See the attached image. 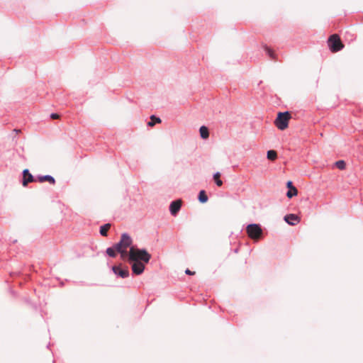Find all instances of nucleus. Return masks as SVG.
Segmentation results:
<instances>
[{"instance_id":"f257e3e1","label":"nucleus","mask_w":363,"mask_h":363,"mask_svg":"<svg viewBox=\"0 0 363 363\" xmlns=\"http://www.w3.org/2000/svg\"><path fill=\"white\" fill-rule=\"evenodd\" d=\"M121 258L123 260L132 262H143L148 263L151 255L145 250L132 245V239L127 234H123L118 246Z\"/></svg>"},{"instance_id":"f03ea898","label":"nucleus","mask_w":363,"mask_h":363,"mask_svg":"<svg viewBox=\"0 0 363 363\" xmlns=\"http://www.w3.org/2000/svg\"><path fill=\"white\" fill-rule=\"evenodd\" d=\"M290 118V114L287 111L284 113H279L277 118L275 120L276 126L281 130L286 129L288 127Z\"/></svg>"},{"instance_id":"7ed1b4c3","label":"nucleus","mask_w":363,"mask_h":363,"mask_svg":"<svg viewBox=\"0 0 363 363\" xmlns=\"http://www.w3.org/2000/svg\"><path fill=\"white\" fill-rule=\"evenodd\" d=\"M246 230L248 236L253 240H258L262 234V230L257 224L248 225Z\"/></svg>"},{"instance_id":"20e7f679","label":"nucleus","mask_w":363,"mask_h":363,"mask_svg":"<svg viewBox=\"0 0 363 363\" xmlns=\"http://www.w3.org/2000/svg\"><path fill=\"white\" fill-rule=\"evenodd\" d=\"M328 46L333 52H337L343 48L337 35H333L330 37L328 40Z\"/></svg>"},{"instance_id":"39448f33","label":"nucleus","mask_w":363,"mask_h":363,"mask_svg":"<svg viewBox=\"0 0 363 363\" xmlns=\"http://www.w3.org/2000/svg\"><path fill=\"white\" fill-rule=\"evenodd\" d=\"M112 270L115 274L121 278H126L129 276V271L128 268H122L120 266H113Z\"/></svg>"},{"instance_id":"423d86ee","label":"nucleus","mask_w":363,"mask_h":363,"mask_svg":"<svg viewBox=\"0 0 363 363\" xmlns=\"http://www.w3.org/2000/svg\"><path fill=\"white\" fill-rule=\"evenodd\" d=\"M132 270L133 272L136 274L139 275L141 274L145 269V264L143 262H132Z\"/></svg>"},{"instance_id":"0eeeda50","label":"nucleus","mask_w":363,"mask_h":363,"mask_svg":"<svg viewBox=\"0 0 363 363\" xmlns=\"http://www.w3.org/2000/svg\"><path fill=\"white\" fill-rule=\"evenodd\" d=\"M182 206V201L181 200H177L174 201H172L169 206V211L173 216H176L177 213L179 212Z\"/></svg>"},{"instance_id":"6e6552de","label":"nucleus","mask_w":363,"mask_h":363,"mask_svg":"<svg viewBox=\"0 0 363 363\" xmlns=\"http://www.w3.org/2000/svg\"><path fill=\"white\" fill-rule=\"evenodd\" d=\"M284 220L291 225H294L299 222L298 217L295 214H289L284 216Z\"/></svg>"},{"instance_id":"1a4fd4ad","label":"nucleus","mask_w":363,"mask_h":363,"mask_svg":"<svg viewBox=\"0 0 363 363\" xmlns=\"http://www.w3.org/2000/svg\"><path fill=\"white\" fill-rule=\"evenodd\" d=\"M23 185L24 186H26L29 182H33V177L29 172V171L28 169L23 170Z\"/></svg>"},{"instance_id":"9d476101","label":"nucleus","mask_w":363,"mask_h":363,"mask_svg":"<svg viewBox=\"0 0 363 363\" xmlns=\"http://www.w3.org/2000/svg\"><path fill=\"white\" fill-rule=\"evenodd\" d=\"M119 245V242L117 243L115 246L112 247H108L107 250H106V253L108 256L111 257H116V253H119V250H118V246Z\"/></svg>"},{"instance_id":"9b49d317","label":"nucleus","mask_w":363,"mask_h":363,"mask_svg":"<svg viewBox=\"0 0 363 363\" xmlns=\"http://www.w3.org/2000/svg\"><path fill=\"white\" fill-rule=\"evenodd\" d=\"M200 135L203 139H207L209 136L208 129L203 125L199 129Z\"/></svg>"},{"instance_id":"f8f14e48","label":"nucleus","mask_w":363,"mask_h":363,"mask_svg":"<svg viewBox=\"0 0 363 363\" xmlns=\"http://www.w3.org/2000/svg\"><path fill=\"white\" fill-rule=\"evenodd\" d=\"M39 182H48L50 184H55V179L50 176V175H45L43 177H40L38 178Z\"/></svg>"},{"instance_id":"ddd939ff","label":"nucleus","mask_w":363,"mask_h":363,"mask_svg":"<svg viewBox=\"0 0 363 363\" xmlns=\"http://www.w3.org/2000/svg\"><path fill=\"white\" fill-rule=\"evenodd\" d=\"M199 201L201 203H206L208 201V196L204 190L200 191L199 194Z\"/></svg>"},{"instance_id":"4468645a","label":"nucleus","mask_w":363,"mask_h":363,"mask_svg":"<svg viewBox=\"0 0 363 363\" xmlns=\"http://www.w3.org/2000/svg\"><path fill=\"white\" fill-rule=\"evenodd\" d=\"M111 228V225L110 224H105L104 225H102L100 228V233L101 235L103 236H106L107 235V232L108 230L110 229Z\"/></svg>"},{"instance_id":"2eb2a0df","label":"nucleus","mask_w":363,"mask_h":363,"mask_svg":"<svg viewBox=\"0 0 363 363\" xmlns=\"http://www.w3.org/2000/svg\"><path fill=\"white\" fill-rule=\"evenodd\" d=\"M220 177V174L219 172H217L213 175V180L218 186H220L223 184V182L221 181Z\"/></svg>"},{"instance_id":"dca6fc26","label":"nucleus","mask_w":363,"mask_h":363,"mask_svg":"<svg viewBox=\"0 0 363 363\" xmlns=\"http://www.w3.org/2000/svg\"><path fill=\"white\" fill-rule=\"evenodd\" d=\"M277 157V152L274 150L267 151V158L270 160H274Z\"/></svg>"},{"instance_id":"f3484780","label":"nucleus","mask_w":363,"mask_h":363,"mask_svg":"<svg viewBox=\"0 0 363 363\" xmlns=\"http://www.w3.org/2000/svg\"><path fill=\"white\" fill-rule=\"evenodd\" d=\"M297 193H298L297 189L295 187H291V189L288 191L286 196L289 198H291L294 196H296Z\"/></svg>"},{"instance_id":"a211bd4d","label":"nucleus","mask_w":363,"mask_h":363,"mask_svg":"<svg viewBox=\"0 0 363 363\" xmlns=\"http://www.w3.org/2000/svg\"><path fill=\"white\" fill-rule=\"evenodd\" d=\"M150 119L151 121L147 123L149 126H153L155 124V123L161 122V120L159 118H156L154 116H152Z\"/></svg>"},{"instance_id":"6ab92c4d","label":"nucleus","mask_w":363,"mask_h":363,"mask_svg":"<svg viewBox=\"0 0 363 363\" xmlns=\"http://www.w3.org/2000/svg\"><path fill=\"white\" fill-rule=\"evenodd\" d=\"M335 165L340 169H344L345 168V163L343 160L336 162Z\"/></svg>"},{"instance_id":"aec40b11","label":"nucleus","mask_w":363,"mask_h":363,"mask_svg":"<svg viewBox=\"0 0 363 363\" xmlns=\"http://www.w3.org/2000/svg\"><path fill=\"white\" fill-rule=\"evenodd\" d=\"M266 51H267V52L268 53V55H269V57L271 58H274V52H273V51L271 49H269L268 48H266Z\"/></svg>"},{"instance_id":"412c9836","label":"nucleus","mask_w":363,"mask_h":363,"mask_svg":"<svg viewBox=\"0 0 363 363\" xmlns=\"http://www.w3.org/2000/svg\"><path fill=\"white\" fill-rule=\"evenodd\" d=\"M186 274H189V275H193L194 274V272H191V270H189V269H187L186 271H185Z\"/></svg>"},{"instance_id":"4be33fe9","label":"nucleus","mask_w":363,"mask_h":363,"mask_svg":"<svg viewBox=\"0 0 363 363\" xmlns=\"http://www.w3.org/2000/svg\"><path fill=\"white\" fill-rule=\"evenodd\" d=\"M51 118H53V119H56V118H59V116L57 113H52L51 114Z\"/></svg>"},{"instance_id":"5701e85b","label":"nucleus","mask_w":363,"mask_h":363,"mask_svg":"<svg viewBox=\"0 0 363 363\" xmlns=\"http://www.w3.org/2000/svg\"><path fill=\"white\" fill-rule=\"evenodd\" d=\"M287 186H288L290 189H291V187H294V186H292V182H290V181H289V182H287Z\"/></svg>"}]
</instances>
